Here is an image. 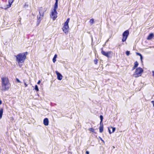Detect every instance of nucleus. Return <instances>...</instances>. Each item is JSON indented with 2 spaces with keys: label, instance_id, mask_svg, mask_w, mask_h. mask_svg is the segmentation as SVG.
Masks as SVG:
<instances>
[{
  "label": "nucleus",
  "instance_id": "nucleus-27",
  "mask_svg": "<svg viewBox=\"0 0 154 154\" xmlns=\"http://www.w3.org/2000/svg\"><path fill=\"white\" fill-rule=\"evenodd\" d=\"M16 80L17 82H19V83H20V82H21L19 80V79H18L16 78Z\"/></svg>",
  "mask_w": 154,
  "mask_h": 154
},
{
  "label": "nucleus",
  "instance_id": "nucleus-13",
  "mask_svg": "<svg viewBox=\"0 0 154 154\" xmlns=\"http://www.w3.org/2000/svg\"><path fill=\"white\" fill-rule=\"evenodd\" d=\"M154 37V35L153 33H151L150 34L147 38V39L150 40L151 39Z\"/></svg>",
  "mask_w": 154,
  "mask_h": 154
},
{
  "label": "nucleus",
  "instance_id": "nucleus-34",
  "mask_svg": "<svg viewBox=\"0 0 154 154\" xmlns=\"http://www.w3.org/2000/svg\"><path fill=\"white\" fill-rule=\"evenodd\" d=\"M2 103V100L0 99V105H1Z\"/></svg>",
  "mask_w": 154,
  "mask_h": 154
},
{
  "label": "nucleus",
  "instance_id": "nucleus-15",
  "mask_svg": "<svg viewBox=\"0 0 154 154\" xmlns=\"http://www.w3.org/2000/svg\"><path fill=\"white\" fill-rule=\"evenodd\" d=\"M3 113V109L2 108L0 109V119L2 118Z\"/></svg>",
  "mask_w": 154,
  "mask_h": 154
},
{
  "label": "nucleus",
  "instance_id": "nucleus-38",
  "mask_svg": "<svg viewBox=\"0 0 154 154\" xmlns=\"http://www.w3.org/2000/svg\"><path fill=\"white\" fill-rule=\"evenodd\" d=\"M100 139L102 141H103V142H104V141L102 140V139L100 137Z\"/></svg>",
  "mask_w": 154,
  "mask_h": 154
},
{
  "label": "nucleus",
  "instance_id": "nucleus-12",
  "mask_svg": "<svg viewBox=\"0 0 154 154\" xmlns=\"http://www.w3.org/2000/svg\"><path fill=\"white\" fill-rule=\"evenodd\" d=\"M14 1V0H8V3L9 5H8L7 6V8H6L5 9H6V8H10L11 5L12 4V3H13V2Z\"/></svg>",
  "mask_w": 154,
  "mask_h": 154
},
{
  "label": "nucleus",
  "instance_id": "nucleus-3",
  "mask_svg": "<svg viewBox=\"0 0 154 154\" xmlns=\"http://www.w3.org/2000/svg\"><path fill=\"white\" fill-rule=\"evenodd\" d=\"M58 8V6L54 5V8L51 10L50 14V17L53 20H54L57 17V10Z\"/></svg>",
  "mask_w": 154,
  "mask_h": 154
},
{
  "label": "nucleus",
  "instance_id": "nucleus-26",
  "mask_svg": "<svg viewBox=\"0 0 154 154\" xmlns=\"http://www.w3.org/2000/svg\"><path fill=\"white\" fill-rule=\"evenodd\" d=\"M97 61H98V60L97 59H95L94 60V63L95 64H97Z\"/></svg>",
  "mask_w": 154,
  "mask_h": 154
},
{
  "label": "nucleus",
  "instance_id": "nucleus-19",
  "mask_svg": "<svg viewBox=\"0 0 154 154\" xmlns=\"http://www.w3.org/2000/svg\"><path fill=\"white\" fill-rule=\"evenodd\" d=\"M35 90L36 91H39V89H38V87L37 85H35Z\"/></svg>",
  "mask_w": 154,
  "mask_h": 154
},
{
  "label": "nucleus",
  "instance_id": "nucleus-29",
  "mask_svg": "<svg viewBox=\"0 0 154 154\" xmlns=\"http://www.w3.org/2000/svg\"><path fill=\"white\" fill-rule=\"evenodd\" d=\"M24 82V85H25V87H26L27 86V85L26 84V83L25 82Z\"/></svg>",
  "mask_w": 154,
  "mask_h": 154
},
{
  "label": "nucleus",
  "instance_id": "nucleus-20",
  "mask_svg": "<svg viewBox=\"0 0 154 154\" xmlns=\"http://www.w3.org/2000/svg\"><path fill=\"white\" fill-rule=\"evenodd\" d=\"M89 130L91 132H94V129L92 128H90L89 129Z\"/></svg>",
  "mask_w": 154,
  "mask_h": 154
},
{
  "label": "nucleus",
  "instance_id": "nucleus-11",
  "mask_svg": "<svg viewBox=\"0 0 154 154\" xmlns=\"http://www.w3.org/2000/svg\"><path fill=\"white\" fill-rule=\"evenodd\" d=\"M43 124L45 126H48L49 124V121L48 118H45L43 120Z\"/></svg>",
  "mask_w": 154,
  "mask_h": 154
},
{
  "label": "nucleus",
  "instance_id": "nucleus-33",
  "mask_svg": "<svg viewBox=\"0 0 154 154\" xmlns=\"http://www.w3.org/2000/svg\"><path fill=\"white\" fill-rule=\"evenodd\" d=\"M142 58H143L142 56L141 55V56H140V58L142 61Z\"/></svg>",
  "mask_w": 154,
  "mask_h": 154
},
{
  "label": "nucleus",
  "instance_id": "nucleus-36",
  "mask_svg": "<svg viewBox=\"0 0 154 154\" xmlns=\"http://www.w3.org/2000/svg\"><path fill=\"white\" fill-rule=\"evenodd\" d=\"M152 73L153 76H154V71H152Z\"/></svg>",
  "mask_w": 154,
  "mask_h": 154
},
{
  "label": "nucleus",
  "instance_id": "nucleus-25",
  "mask_svg": "<svg viewBox=\"0 0 154 154\" xmlns=\"http://www.w3.org/2000/svg\"><path fill=\"white\" fill-rule=\"evenodd\" d=\"M126 54L127 56H129L130 54V52L128 51H127L126 52Z\"/></svg>",
  "mask_w": 154,
  "mask_h": 154
},
{
  "label": "nucleus",
  "instance_id": "nucleus-28",
  "mask_svg": "<svg viewBox=\"0 0 154 154\" xmlns=\"http://www.w3.org/2000/svg\"><path fill=\"white\" fill-rule=\"evenodd\" d=\"M136 54L137 55H139V56H141V54L140 53H136Z\"/></svg>",
  "mask_w": 154,
  "mask_h": 154
},
{
  "label": "nucleus",
  "instance_id": "nucleus-35",
  "mask_svg": "<svg viewBox=\"0 0 154 154\" xmlns=\"http://www.w3.org/2000/svg\"><path fill=\"white\" fill-rule=\"evenodd\" d=\"M86 154H89V152L88 151H86Z\"/></svg>",
  "mask_w": 154,
  "mask_h": 154
},
{
  "label": "nucleus",
  "instance_id": "nucleus-30",
  "mask_svg": "<svg viewBox=\"0 0 154 154\" xmlns=\"http://www.w3.org/2000/svg\"><path fill=\"white\" fill-rule=\"evenodd\" d=\"M151 103L153 104V106L154 107V101H152L151 102Z\"/></svg>",
  "mask_w": 154,
  "mask_h": 154
},
{
  "label": "nucleus",
  "instance_id": "nucleus-31",
  "mask_svg": "<svg viewBox=\"0 0 154 154\" xmlns=\"http://www.w3.org/2000/svg\"><path fill=\"white\" fill-rule=\"evenodd\" d=\"M108 130H109V132L110 134H111L112 133V132H111V131L110 130L109 128V129Z\"/></svg>",
  "mask_w": 154,
  "mask_h": 154
},
{
  "label": "nucleus",
  "instance_id": "nucleus-5",
  "mask_svg": "<svg viewBox=\"0 0 154 154\" xmlns=\"http://www.w3.org/2000/svg\"><path fill=\"white\" fill-rule=\"evenodd\" d=\"M69 18H68L64 24L62 28V29L63 32L66 34H67L68 32L69 29V27L68 23L69 21Z\"/></svg>",
  "mask_w": 154,
  "mask_h": 154
},
{
  "label": "nucleus",
  "instance_id": "nucleus-9",
  "mask_svg": "<svg viewBox=\"0 0 154 154\" xmlns=\"http://www.w3.org/2000/svg\"><path fill=\"white\" fill-rule=\"evenodd\" d=\"M55 72L57 75V79L59 80H61L63 78V76L61 74L57 71H56Z\"/></svg>",
  "mask_w": 154,
  "mask_h": 154
},
{
  "label": "nucleus",
  "instance_id": "nucleus-6",
  "mask_svg": "<svg viewBox=\"0 0 154 154\" xmlns=\"http://www.w3.org/2000/svg\"><path fill=\"white\" fill-rule=\"evenodd\" d=\"M129 34V31L128 30L125 31L122 34V42H124L126 40Z\"/></svg>",
  "mask_w": 154,
  "mask_h": 154
},
{
  "label": "nucleus",
  "instance_id": "nucleus-10",
  "mask_svg": "<svg viewBox=\"0 0 154 154\" xmlns=\"http://www.w3.org/2000/svg\"><path fill=\"white\" fill-rule=\"evenodd\" d=\"M39 16H37V22L39 24L41 20L42 19L43 17L44 16L43 15L39 14Z\"/></svg>",
  "mask_w": 154,
  "mask_h": 154
},
{
  "label": "nucleus",
  "instance_id": "nucleus-18",
  "mask_svg": "<svg viewBox=\"0 0 154 154\" xmlns=\"http://www.w3.org/2000/svg\"><path fill=\"white\" fill-rule=\"evenodd\" d=\"M90 23L91 24H93L94 23V20L93 19H91L90 20Z\"/></svg>",
  "mask_w": 154,
  "mask_h": 154
},
{
  "label": "nucleus",
  "instance_id": "nucleus-1",
  "mask_svg": "<svg viewBox=\"0 0 154 154\" xmlns=\"http://www.w3.org/2000/svg\"><path fill=\"white\" fill-rule=\"evenodd\" d=\"M27 54V52H24L20 53L15 56L17 65L20 67L22 66V64L24 62Z\"/></svg>",
  "mask_w": 154,
  "mask_h": 154
},
{
  "label": "nucleus",
  "instance_id": "nucleus-7",
  "mask_svg": "<svg viewBox=\"0 0 154 154\" xmlns=\"http://www.w3.org/2000/svg\"><path fill=\"white\" fill-rule=\"evenodd\" d=\"M101 53L104 56H105L108 57H109L110 56V55H112V53L110 51L106 52L104 51H101Z\"/></svg>",
  "mask_w": 154,
  "mask_h": 154
},
{
  "label": "nucleus",
  "instance_id": "nucleus-37",
  "mask_svg": "<svg viewBox=\"0 0 154 154\" xmlns=\"http://www.w3.org/2000/svg\"><path fill=\"white\" fill-rule=\"evenodd\" d=\"M135 68H136V67H135L134 66L133 67V68H132V70H134Z\"/></svg>",
  "mask_w": 154,
  "mask_h": 154
},
{
  "label": "nucleus",
  "instance_id": "nucleus-22",
  "mask_svg": "<svg viewBox=\"0 0 154 154\" xmlns=\"http://www.w3.org/2000/svg\"><path fill=\"white\" fill-rule=\"evenodd\" d=\"M28 5L27 4V3H25L24 5V7L25 8H26L27 7H28Z\"/></svg>",
  "mask_w": 154,
  "mask_h": 154
},
{
  "label": "nucleus",
  "instance_id": "nucleus-23",
  "mask_svg": "<svg viewBox=\"0 0 154 154\" xmlns=\"http://www.w3.org/2000/svg\"><path fill=\"white\" fill-rule=\"evenodd\" d=\"M110 128L112 129V132L113 133L116 130V128H113L112 127H110Z\"/></svg>",
  "mask_w": 154,
  "mask_h": 154
},
{
  "label": "nucleus",
  "instance_id": "nucleus-16",
  "mask_svg": "<svg viewBox=\"0 0 154 154\" xmlns=\"http://www.w3.org/2000/svg\"><path fill=\"white\" fill-rule=\"evenodd\" d=\"M57 54H55L54 56V57H53V61L54 63H55L56 61V58H57Z\"/></svg>",
  "mask_w": 154,
  "mask_h": 154
},
{
  "label": "nucleus",
  "instance_id": "nucleus-32",
  "mask_svg": "<svg viewBox=\"0 0 154 154\" xmlns=\"http://www.w3.org/2000/svg\"><path fill=\"white\" fill-rule=\"evenodd\" d=\"M41 83V81L40 80H39L38 81V82H37V84H39Z\"/></svg>",
  "mask_w": 154,
  "mask_h": 154
},
{
  "label": "nucleus",
  "instance_id": "nucleus-2",
  "mask_svg": "<svg viewBox=\"0 0 154 154\" xmlns=\"http://www.w3.org/2000/svg\"><path fill=\"white\" fill-rule=\"evenodd\" d=\"M2 90L4 91L8 90L10 86L8 78L7 77L1 78Z\"/></svg>",
  "mask_w": 154,
  "mask_h": 154
},
{
  "label": "nucleus",
  "instance_id": "nucleus-17",
  "mask_svg": "<svg viewBox=\"0 0 154 154\" xmlns=\"http://www.w3.org/2000/svg\"><path fill=\"white\" fill-rule=\"evenodd\" d=\"M138 63L137 61H136L134 63V66L135 67H137L138 66Z\"/></svg>",
  "mask_w": 154,
  "mask_h": 154
},
{
  "label": "nucleus",
  "instance_id": "nucleus-14",
  "mask_svg": "<svg viewBox=\"0 0 154 154\" xmlns=\"http://www.w3.org/2000/svg\"><path fill=\"white\" fill-rule=\"evenodd\" d=\"M100 132L102 133L103 131V125L100 124L99 128Z\"/></svg>",
  "mask_w": 154,
  "mask_h": 154
},
{
  "label": "nucleus",
  "instance_id": "nucleus-8",
  "mask_svg": "<svg viewBox=\"0 0 154 154\" xmlns=\"http://www.w3.org/2000/svg\"><path fill=\"white\" fill-rule=\"evenodd\" d=\"M47 9L45 8L40 7L39 8V14L44 15L45 12L46 11Z\"/></svg>",
  "mask_w": 154,
  "mask_h": 154
},
{
  "label": "nucleus",
  "instance_id": "nucleus-24",
  "mask_svg": "<svg viewBox=\"0 0 154 154\" xmlns=\"http://www.w3.org/2000/svg\"><path fill=\"white\" fill-rule=\"evenodd\" d=\"M100 119L101 120V121H100V123H101V122H102L103 119V116L102 115L100 116Z\"/></svg>",
  "mask_w": 154,
  "mask_h": 154
},
{
  "label": "nucleus",
  "instance_id": "nucleus-4",
  "mask_svg": "<svg viewBox=\"0 0 154 154\" xmlns=\"http://www.w3.org/2000/svg\"><path fill=\"white\" fill-rule=\"evenodd\" d=\"M143 71V69L140 67L137 68L136 69L133 75L135 78L140 76H141Z\"/></svg>",
  "mask_w": 154,
  "mask_h": 154
},
{
  "label": "nucleus",
  "instance_id": "nucleus-21",
  "mask_svg": "<svg viewBox=\"0 0 154 154\" xmlns=\"http://www.w3.org/2000/svg\"><path fill=\"white\" fill-rule=\"evenodd\" d=\"M58 0H55L56 2H55V4L54 5V6H58Z\"/></svg>",
  "mask_w": 154,
  "mask_h": 154
}]
</instances>
